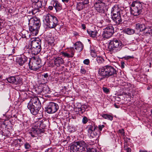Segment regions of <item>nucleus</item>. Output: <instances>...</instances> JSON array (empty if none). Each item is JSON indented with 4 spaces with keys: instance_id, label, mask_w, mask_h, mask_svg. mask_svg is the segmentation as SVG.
<instances>
[{
    "instance_id": "obj_1",
    "label": "nucleus",
    "mask_w": 152,
    "mask_h": 152,
    "mask_svg": "<svg viewBox=\"0 0 152 152\" xmlns=\"http://www.w3.org/2000/svg\"><path fill=\"white\" fill-rule=\"evenodd\" d=\"M98 73L99 76L102 77L100 80H102L105 78L114 77L117 75V71L113 66L107 65L100 68Z\"/></svg>"
},
{
    "instance_id": "obj_2",
    "label": "nucleus",
    "mask_w": 152,
    "mask_h": 152,
    "mask_svg": "<svg viewBox=\"0 0 152 152\" xmlns=\"http://www.w3.org/2000/svg\"><path fill=\"white\" fill-rule=\"evenodd\" d=\"M41 107V103L38 97L31 98L28 103L27 107L33 115H36L39 113Z\"/></svg>"
},
{
    "instance_id": "obj_3",
    "label": "nucleus",
    "mask_w": 152,
    "mask_h": 152,
    "mask_svg": "<svg viewBox=\"0 0 152 152\" xmlns=\"http://www.w3.org/2000/svg\"><path fill=\"white\" fill-rule=\"evenodd\" d=\"M30 47L26 48V50L29 53L34 55L38 54L41 50V41L39 39L33 38L31 39L30 43Z\"/></svg>"
},
{
    "instance_id": "obj_4",
    "label": "nucleus",
    "mask_w": 152,
    "mask_h": 152,
    "mask_svg": "<svg viewBox=\"0 0 152 152\" xmlns=\"http://www.w3.org/2000/svg\"><path fill=\"white\" fill-rule=\"evenodd\" d=\"M29 30L33 36L36 35L40 26V20L37 18H31L29 20Z\"/></svg>"
},
{
    "instance_id": "obj_5",
    "label": "nucleus",
    "mask_w": 152,
    "mask_h": 152,
    "mask_svg": "<svg viewBox=\"0 0 152 152\" xmlns=\"http://www.w3.org/2000/svg\"><path fill=\"white\" fill-rule=\"evenodd\" d=\"M88 145L84 141H77L71 145L70 149L71 152H83L86 151Z\"/></svg>"
},
{
    "instance_id": "obj_6",
    "label": "nucleus",
    "mask_w": 152,
    "mask_h": 152,
    "mask_svg": "<svg viewBox=\"0 0 152 152\" xmlns=\"http://www.w3.org/2000/svg\"><path fill=\"white\" fill-rule=\"evenodd\" d=\"M123 46L122 42L116 39L110 40L109 42V49L111 51H119L121 50Z\"/></svg>"
},
{
    "instance_id": "obj_7",
    "label": "nucleus",
    "mask_w": 152,
    "mask_h": 152,
    "mask_svg": "<svg viewBox=\"0 0 152 152\" xmlns=\"http://www.w3.org/2000/svg\"><path fill=\"white\" fill-rule=\"evenodd\" d=\"M142 5L139 1H135L132 2L130 7L131 14L134 16H137L142 12Z\"/></svg>"
},
{
    "instance_id": "obj_8",
    "label": "nucleus",
    "mask_w": 152,
    "mask_h": 152,
    "mask_svg": "<svg viewBox=\"0 0 152 152\" xmlns=\"http://www.w3.org/2000/svg\"><path fill=\"white\" fill-rule=\"evenodd\" d=\"M45 20L46 25L50 28H54L58 24V20L56 17L49 14L46 16Z\"/></svg>"
},
{
    "instance_id": "obj_9",
    "label": "nucleus",
    "mask_w": 152,
    "mask_h": 152,
    "mask_svg": "<svg viewBox=\"0 0 152 152\" xmlns=\"http://www.w3.org/2000/svg\"><path fill=\"white\" fill-rule=\"evenodd\" d=\"M31 63L29 61L28 65L29 68L31 70L36 71L38 70L41 66L40 60L37 58L33 57L31 59Z\"/></svg>"
},
{
    "instance_id": "obj_10",
    "label": "nucleus",
    "mask_w": 152,
    "mask_h": 152,
    "mask_svg": "<svg viewBox=\"0 0 152 152\" xmlns=\"http://www.w3.org/2000/svg\"><path fill=\"white\" fill-rule=\"evenodd\" d=\"M114 33L113 27L111 25H110L103 29L102 36L103 38L107 39L110 37Z\"/></svg>"
},
{
    "instance_id": "obj_11",
    "label": "nucleus",
    "mask_w": 152,
    "mask_h": 152,
    "mask_svg": "<svg viewBox=\"0 0 152 152\" xmlns=\"http://www.w3.org/2000/svg\"><path fill=\"white\" fill-rule=\"evenodd\" d=\"M45 109L46 112L48 113H54L58 110L59 106L57 103L50 102L48 103Z\"/></svg>"
},
{
    "instance_id": "obj_12",
    "label": "nucleus",
    "mask_w": 152,
    "mask_h": 152,
    "mask_svg": "<svg viewBox=\"0 0 152 152\" xmlns=\"http://www.w3.org/2000/svg\"><path fill=\"white\" fill-rule=\"evenodd\" d=\"M44 130L41 129L35 126L34 123L32 126L31 131L29 132L30 135L33 137H37L44 132Z\"/></svg>"
},
{
    "instance_id": "obj_13",
    "label": "nucleus",
    "mask_w": 152,
    "mask_h": 152,
    "mask_svg": "<svg viewBox=\"0 0 152 152\" xmlns=\"http://www.w3.org/2000/svg\"><path fill=\"white\" fill-rule=\"evenodd\" d=\"M42 7V1L38 0L37 2H34L32 3L33 9L32 12L33 14H35L37 12H39L40 9Z\"/></svg>"
},
{
    "instance_id": "obj_14",
    "label": "nucleus",
    "mask_w": 152,
    "mask_h": 152,
    "mask_svg": "<svg viewBox=\"0 0 152 152\" xmlns=\"http://www.w3.org/2000/svg\"><path fill=\"white\" fill-rule=\"evenodd\" d=\"M104 3L102 2H96L94 4V7L97 12L102 13L104 11Z\"/></svg>"
},
{
    "instance_id": "obj_15",
    "label": "nucleus",
    "mask_w": 152,
    "mask_h": 152,
    "mask_svg": "<svg viewBox=\"0 0 152 152\" xmlns=\"http://www.w3.org/2000/svg\"><path fill=\"white\" fill-rule=\"evenodd\" d=\"M27 57L23 55H22L16 58V61L20 65L22 66L25 63L27 60Z\"/></svg>"
},
{
    "instance_id": "obj_16",
    "label": "nucleus",
    "mask_w": 152,
    "mask_h": 152,
    "mask_svg": "<svg viewBox=\"0 0 152 152\" xmlns=\"http://www.w3.org/2000/svg\"><path fill=\"white\" fill-rule=\"evenodd\" d=\"M127 86H128V88L129 91L128 95L130 97L133 96L136 93L134 85L130 83H127ZM127 88H128V87H127Z\"/></svg>"
},
{
    "instance_id": "obj_17",
    "label": "nucleus",
    "mask_w": 152,
    "mask_h": 152,
    "mask_svg": "<svg viewBox=\"0 0 152 152\" xmlns=\"http://www.w3.org/2000/svg\"><path fill=\"white\" fill-rule=\"evenodd\" d=\"M8 82L10 83L18 84L20 81L18 76H11L7 79Z\"/></svg>"
},
{
    "instance_id": "obj_18",
    "label": "nucleus",
    "mask_w": 152,
    "mask_h": 152,
    "mask_svg": "<svg viewBox=\"0 0 152 152\" xmlns=\"http://www.w3.org/2000/svg\"><path fill=\"white\" fill-rule=\"evenodd\" d=\"M46 121L43 120L41 121H39L35 122L34 124L35 126H37V127L41 129L44 130V129L46 126Z\"/></svg>"
},
{
    "instance_id": "obj_19",
    "label": "nucleus",
    "mask_w": 152,
    "mask_h": 152,
    "mask_svg": "<svg viewBox=\"0 0 152 152\" xmlns=\"http://www.w3.org/2000/svg\"><path fill=\"white\" fill-rule=\"evenodd\" d=\"M51 2L56 11H59L62 9V6L58 1L52 0Z\"/></svg>"
},
{
    "instance_id": "obj_20",
    "label": "nucleus",
    "mask_w": 152,
    "mask_h": 152,
    "mask_svg": "<svg viewBox=\"0 0 152 152\" xmlns=\"http://www.w3.org/2000/svg\"><path fill=\"white\" fill-rule=\"evenodd\" d=\"M146 28V25L143 23L141 24L139 23L135 24V28L136 29L140 32H143Z\"/></svg>"
},
{
    "instance_id": "obj_21",
    "label": "nucleus",
    "mask_w": 152,
    "mask_h": 152,
    "mask_svg": "<svg viewBox=\"0 0 152 152\" xmlns=\"http://www.w3.org/2000/svg\"><path fill=\"white\" fill-rule=\"evenodd\" d=\"M75 49L78 52L81 51L83 49V45L82 43L80 41L77 42L74 44Z\"/></svg>"
},
{
    "instance_id": "obj_22",
    "label": "nucleus",
    "mask_w": 152,
    "mask_h": 152,
    "mask_svg": "<svg viewBox=\"0 0 152 152\" xmlns=\"http://www.w3.org/2000/svg\"><path fill=\"white\" fill-rule=\"evenodd\" d=\"M122 10H121L118 6L117 5H115L112 8L111 10V15L115 14L116 13L122 12Z\"/></svg>"
},
{
    "instance_id": "obj_23",
    "label": "nucleus",
    "mask_w": 152,
    "mask_h": 152,
    "mask_svg": "<svg viewBox=\"0 0 152 152\" xmlns=\"http://www.w3.org/2000/svg\"><path fill=\"white\" fill-rule=\"evenodd\" d=\"M64 63L63 59L60 57L55 58L54 60V64L57 66H59Z\"/></svg>"
},
{
    "instance_id": "obj_24",
    "label": "nucleus",
    "mask_w": 152,
    "mask_h": 152,
    "mask_svg": "<svg viewBox=\"0 0 152 152\" xmlns=\"http://www.w3.org/2000/svg\"><path fill=\"white\" fill-rule=\"evenodd\" d=\"M145 28V29L142 32V35L145 36H147L150 35L151 31L150 29L151 26H146V28Z\"/></svg>"
},
{
    "instance_id": "obj_25",
    "label": "nucleus",
    "mask_w": 152,
    "mask_h": 152,
    "mask_svg": "<svg viewBox=\"0 0 152 152\" xmlns=\"http://www.w3.org/2000/svg\"><path fill=\"white\" fill-rule=\"evenodd\" d=\"M39 92L42 93V94H46L50 93V91L49 87L46 85H45L42 88V90L39 91Z\"/></svg>"
},
{
    "instance_id": "obj_26",
    "label": "nucleus",
    "mask_w": 152,
    "mask_h": 152,
    "mask_svg": "<svg viewBox=\"0 0 152 152\" xmlns=\"http://www.w3.org/2000/svg\"><path fill=\"white\" fill-rule=\"evenodd\" d=\"M87 32L89 35L92 37H95L97 36L98 33L97 30L94 29L93 30L88 29L87 30Z\"/></svg>"
},
{
    "instance_id": "obj_27",
    "label": "nucleus",
    "mask_w": 152,
    "mask_h": 152,
    "mask_svg": "<svg viewBox=\"0 0 152 152\" xmlns=\"http://www.w3.org/2000/svg\"><path fill=\"white\" fill-rule=\"evenodd\" d=\"M111 18L115 24L119 25L122 23V20L121 17L116 18L115 17H111Z\"/></svg>"
},
{
    "instance_id": "obj_28",
    "label": "nucleus",
    "mask_w": 152,
    "mask_h": 152,
    "mask_svg": "<svg viewBox=\"0 0 152 152\" xmlns=\"http://www.w3.org/2000/svg\"><path fill=\"white\" fill-rule=\"evenodd\" d=\"M97 126L94 125H90L88 127V132L89 134H92V132L94 131V130H96Z\"/></svg>"
},
{
    "instance_id": "obj_29",
    "label": "nucleus",
    "mask_w": 152,
    "mask_h": 152,
    "mask_svg": "<svg viewBox=\"0 0 152 152\" xmlns=\"http://www.w3.org/2000/svg\"><path fill=\"white\" fill-rule=\"evenodd\" d=\"M124 32L126 34L129 35H132L135 32V30L129 28H127L125 29L124 30Z\"/></svg>"
},
{
    "instance_id": "obj_30",
    "label": "nucleus",
    "mask_w": 152,
    "mask_h": 152,
    "mask_svg": "<svg viewBox=\"0 0 152 152\" xmlns=\"http://www.w3.org/2000/svg\"><path fill=\"white\" fill-rule=\"evenodd\" d=\"M79 112L81 113H83L85 111V108L83 105H82L80 103H78L76 107Z\"/></svg>"
},
{
    "instance_id": "obj_31",
    "label": "nucleus",
    "mask_w": 152,
    "mask_h": 152,
    "mask_svg": "<svg viewBox=\"0 0 152 152\" xmlns=\"http://www.w3.org/2000/svg\"><path fill=\"white\" fill-rule=\"evenodd\" d=\"M101 116L105 119L112 121L113 119V117L110 115L106 114H102L101 115Z\"/></svg>"
},
{
    "instance_id": "obj_32",
    "label": "nucleus",
    "mask_w": 152,
    "mask_h": 152,
    "mask_svg": "<svg viewBox=\"0 0 152 152\" xmlns=\"http://www.w3.org/2000/svg\"><path fill=\"white\" fill-rule=\"evenodd\" d=\"M84 7L85 6L81 2H79L77 4V8L78 11L82 10Z\"/></svg>"
},
{
    "instance_id": "obj_33",
    "label": "nucleus",
    "mask_w": 152,
    "mask_h": 152,
    "mask_svg": "<svg viewBox=\"0 0 152 152\" xmlns=\"http://www.w3.org/2000/svg\"><path fill=\"white\" fill-rule=\"evenodd\" d=\"M96 60L99 64L103 63L104 61L103 58L100 56L97 57Z\"/></svg>"
},
{
    "instance_id": "obj_34",
    "label": "nucleus",
    "mask_w": 152,
    "mask_h": 152,
    "mask_svg": "<svg viewBox=\"0 0 152 152\" xmlns=\"http://www.w3.org/2000/svg\"><path fill=\"white\" fill-rule=\"evenodd\" d=\"M68 51L70 53V55L71 56V57H72L74 55V53L75 52V50L74 48H70L69 49Z\"/></svg>"
},
{
    "instance_id": "obj_35",
    "label": "nucleus",
    "mask_w": 152,
    "mask_h": 152,
    "mask_svg": "<svg viewBox=\"0 0 152 152\" xmlns=\"http://www.w3.org/2000/svg\"><path fill=\"white\" fill-rule=\"evenodd\" d=\"M99 133V132L97 131L96 129V130H94V131L92 132V134H90L91 136L92 137H94L97 136Z\"/></svg>"
},
{
    "instance_id": "obj_36",
    "label": "nucleus",
    "mask_w": 152,
    "mask_h": 152,
    "mask_svg": "<svg viewBox=\"0 0 152 152\" xmlns=\"http://www.w3.org/2000/svg\"><path fill=\"white\" fill-rule=\"evenodd\" d=\"M21 34L22 35V37L23 38H26L28 32L26 30H24L21 32Z\"/></svg>"
},
{
    "instance_id": "obj_37",
    "label": "nucleus",
    "mask_w": 152,
    "mask_h": 152,
    "mask_svg": "<svg viewBox=\"0 0 152 152\" xmlns=\"http://www.w3.org/2000/svg\"><path fill=\"white\" fill-rule=\"evenodd\" d=\"M122 12L119 13H116L115 14H113L111 15L112 17H116L118 18V17H121V14Z\"/></svg>"
},
{
    "instance_id": "obj_38",
    "label": "nucleus",
    "mask_w": 152,
    "mask_h": 152,
    "mask_svg": "<svg viewBox=\"0 0 152 152\" xmlns=\"http://www.w3.org/2000/svg\"><path fill=\"white\" fill-rule=\"evenodd\" d=\"M62 54L64 57H66L68 58H72L70 54L66 52H62Z\"/></svg>"
},
{
    "instance_id": "obj_39",
    "label": "nucleus",
    "mask_w": 152,
    "mask_h": 152,
    "mask_svg": "<svg viewBox=\"0 0 152 152\" xmlns=\"http://www.w3.org/2000/svg\"><path fill=\"white\" fill-rule=\"evenodd\" d=\"M88 120L87 117L84 116L82 119V122L83 124H86L88 122Z\"/></svg>"
},
{
    "instance_id": "obj_40",
    "label": "nucleus",
    "mask_w": 152,
    "mask_h": 152,
    "mask_svg": "<svg viewBox=\"0 0 152 152\" xmlns=\"http://www.w3.org/2000/svg\"><path fill=\"white\" fill-rule=\"evenodd\" d=\"M24 146L25 148L26 149H28L31 147V146L29 143L27 142H26L24 144Z\"/></svg>"
},
{
    "instance_id": "obj_41",
    "label": "nucleus",
    "mask_w": 152,
    "mask_h": 152,
    "mask_svg": "<svg viewBox=\"0 0 152 152\" xmlns=\"http://www.w3.org/2000/svg\"><path fill=\"white\" fill-rule=\"evenodd\" d=\"M119 133L121 134L122 135L124 136L125 135V132L124 129H121L119 130L118 131Z\"/></svg>"
},
{
    "instance_id": "obj_42",
    "label": "nucleus",
    "mask_w": 152,
    "mask_h": 152,
    "mask_svg": "<svg viewBox=\"0 0 152 152\" xmlns=\"http://www.w3.org/2000/svg\"><path fill=\"white\" fill-rule=\"evenodd\" d=\"M104 125H99L98 126L99 132L100 133V132L102 130V129L104 127Z\"/></svg>"
},
{
    "instance_id": "obj_43",
    "label": "nucleus",
    "mask_w": 152,
    "mask_h": 152,
    "mask_svg": "<svg viewBox=\"0 0 152 152\" xmlns=\"http://www.w3.org/2000/svg\"><path fill=\"white\" fill-rule=\"evenodd\" d=\"M86 149L87 150L86 152H96L95 150L93 148H89L88 149L87 148Z\"/></svg>"
},
{
    "instance_id": "obj_44",
    "label": "nucleus",
    "mask_w": 152,
    "mask_h": 152,
    "mask_svg": "<svg viewBox=\"0 0 152 152\" xmlns=\"http://www.w3.org/2000/svg\"><path fill=\"white\" fill-rule=\"evenodd\" d=\"M83 62L85 64L88 65L90 61L89 59H86L83 61Z\"/></svg>"
},
{
    "instance_id": "obj_45",
    "label": "nucleus",
    "mask_w": 152,
    "mask_h": 152,
    "mask_svg": "<svg viewBox=\"0 0 152 152\" xmlns=\"http://www.w3.org/2000/svg\"><path fill=\"white\" fill-rule=\"evenodd\" d=\"M103 91L106 93H108L109 92V89L106 87H103Z\"/></svg>"
},
{
    "instance_id": "obj_46",
    "label": "nucleus",
    "mask_w": 152,
    "mask_h": 152,
    "mask_svg": "<svg viewBox=\"0 0 152 152\" xmlns=\"http://www.w3.org/2000/svg\"><path fill=\"white\" fill-rule=\"evenodd\" d=\"M81 2L83 4L84 6L85 5L88 4L89 3V1L88 0H84L83 1Z\"/></svg>"
},
{
    "instance_id": "obj_47",
    "label": "nucleus",
    "mask_w": 152,
    "mask_h": 152,
    "mask_svg": "<svg viewBox=\"0 0 152 152\" xmlns=\"http://www.w3.org/2000/svg\"><path fill=\"white\" fill-rule=\"evenodd\" d=\"M80 72L82 74H85L86 73V71L84 69L82 68L80 69Z\"/></svg>"
},
{
    "instance_id": "obj_48",
    "label": "nucleus",
    "mask_w": 152,
    "mask_h": 152,
    "mask_svg": "<svg viewBox=\"0 0 152 152\" xmlns=\"http://www.w3.org/2000/svg\"><path fill=\"white\" fill-rule=\"evenodd\" d=\"M91 54L92 57H95L96 56V55L95 53L94 52V51H91Z\"/></svg>"
},
{
    "instance_id": "obj_49",
    "label": "nucleus",
    "mask_w": 152,
    "mask_h": 152,
    "mask_svg": "<svg viewBox=\"0 0 152 152\" xmlns=\"http://www.w3.org/2000/svg\"><path fill=\"white\" fill-rule=\"evenodd\" d=\"M45 152H52V149L51 148H49L46 150Z\"/></svg>"
},
{
    "instance_id": "obj_50",
    "label": "nucleus",
    "mask_w": 152,
    "mask_h": 152,
    "mask_svg": "<svg viewBox=\"0 0 152 152\" xmlns=\"http://www.w3.org/2000/svg\"><path fill=\"white\" fill-rule=\"evenodd\" d=\"M82 28L83 29H85L86 28V25L84 24H82Z\"/></svg>"
},
{
    "instance_id": "obj_51",
    "label": "nucleus",
    "mask_w": 152,
    "mask_h": 152,
    "mask_svg": "<svg viewBox=\"0 0 152 152\" xmlns=\"http://www.w3.org/2000/svg\"><path fill=\"white\" fill-rule=\"evenodd\" d=\"M127 152H131V149L129 148H128L126 149Z\"/></svg>"
},
{
    "instance_id": "obj_52",
    "label": "nucleus",
    "mask_w": 152,
    "mask_h": 152,
    "mask_svg": "<svg viewBox=\"0 0 152 152\" xmlns=\"http://www.w3.org/2000/svg\"><path fill=\"white\" fill-rule=\"evenodd\" d=\"M48 9L50 10H53V7L52 6H49L48 7Z\"/></svg>"
},
{
    "instance_id": "obj_53",
    "label": "nucleus",
    "mask_w": 152,
    "mask_h": 152,
    "mask_svg": "<svg viewBox=\"0 0 152 152\" xmlns=\"http://www.w3.org/2000/svg\"><path fill=\"white\" fill-rule=\"evenodd\" d=\"M43 76H44V77L45 78L47 77L48 76V73H46L44 75H43Z\"/></svg>"
},
{
    "instance_id": "obj_54",
    "label": "nucleus",
    "mask_w": 152,
    "mask_h": 152,
    "mask_svg": "<svg viewBox=\"0 0 152 152\" xmlns=\"http://www.w3.org/2000/svg\"><path fill=\"white\" fill-rule=\"evenodd\" d=\"M105 20L108 22H110V20H109V19H108V18L106 19Z\"/></svg>"
},
{
    "instance_id": "obj_55",
    "label": "nucleus",
    "mask_w": 152,
    "mask_h": 152,
    "mask_svg": "<svg viewBox=\"0 0 152 152\" xmlns=\"http://www.w3.org/2000/svg\"><path fill=\"white\" fill-rule=\"evenodd\" d=\"M62 1L63 2H65L66 3L68 2L69 1L68 0H62Z\"/></svg>"
},
{
    "instance_id": "obj_56",
    "label": "nucleus",
    "mask_w": 152,
    "mask_h": 152,
    "mask_svg": "<svg viewBox=\"0 0 152 152\" xmlns=\"http://www.w3.org/2000/svg\"><path fill=\"white\" fill-rule=\"evenodd\" d=\"M150 29L151 30V34H152V26H151V28H150Z\"/></svg>"
},
{
    "instance_id": "obj_57",
    "label": "nucleus",
    "mask_w": 152,
    "mask_h": 152,
    "mask_svg": "<svg viewBox=\"0 0 152 152\" xmlns=\"http://www.w3.org/2000/svg\"><path fill=\"white\" fill-rule=\"evenodd\" d=\"M124 64V63H121V67L123 68H124V66L123 65V64Z\"/></svg>"
},
{
    "instance_id": "obj_58",
    "label": "nucleus",
    "mask_w": 152,
    "mask_h": 152,
    "mask_svg": "<svg viewBox=\"0 0 152 152\" xmlns=\"http://www.w3.org/2000/svg\"><path fill=\"white\" fill-rule=\"evenodd\" d=\"M15 49H12V53H14V51H15Z\"/></svg>"
},
{
    "instance_id": "obj_59",
    "label": "nucleus",
    "mask_w": 152,
    "mask_h": 152,
    "mask_svg": "<svg viewBox=\"0 0 152 152\" xmlns=\"http://www.w3.org/2000/svg\"><path fill=\"white\" fill-rule=\"evenodd\" d=\"M140 152H147V151H140Z\"/></svg>"
},
{
    "instance_id": "obj_60",
    "label": "nucleus",
    "mask_w": 152,
    "mask_h": 152,
    "mask_svg": "<svg viewBox=\"0 0 152 152\" xmlns=\"http://www.w3.org/2000/svg\"><path fill=\"white\" fill-rule=\"evenodd\" d=\"M129 58H134L133 56H129Z\"/></svg>"
},
{
    "instance_id": "obj_61",
    "label": "nucleus",
    "mask_w": 152,
    "mask_h": 152,
    "mask_svg": "<svg viewBox=\"0 0 152 152\" xmlns=\"http://www.w3.org/2000/svg\"><path fill=\"white\" fill-rule=\"evenodd\" d=\"M1 20V19H0V20ZM1 21H0V28L1 27Z\"/></svg>"
},
{
    "instance_id": "obj_62",
    "label": "nucleus",
    "mask_w": 152,
    "mask_h": 152,
    "mask_svg": "<svg viewBox=\"0 0 152 152\" xmlns=\"http://www.w3.org/2000/svg\"><path fill=\"white\" fill-rule=\"evenodd\" d=\"M115 107H116V108H118V107H117V106H116V105H115Z\"/></svg>"
},
{
    "instance_id": "obj_63",
    "label": "nucleus",
    "mask_w": 152,
    "mask_h": 152,
    "mask_svg": "<svg viewBox=\"0 0 152 152\" xmlns=\"http://www.w3.org/2000/svg\"><path fill=\"white\" fill-rule=\"evenodd\" d=\"M149 89H150V88H149V87H148V88H147V89H148V90Z\"/></svg>"
},
{
    "instance_id": "obj_64",
    "label": "nucleus",
    "mask_w": 152,
    "mask_h": 152,
    "mask_svg": "<svg viewBox=\"0 0 152 152\" xmlns=\"http://www.w3.org/2000/svg\"><path fill=\"white\" fill-rule=\"evenodd\" d=\"M151 135H152V132H151Z\"/></svg>"
}]
</instances>
